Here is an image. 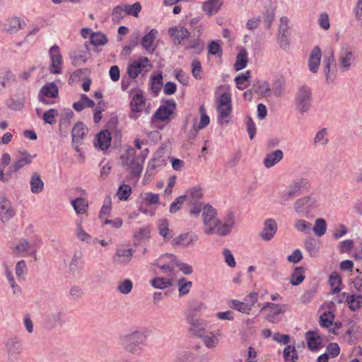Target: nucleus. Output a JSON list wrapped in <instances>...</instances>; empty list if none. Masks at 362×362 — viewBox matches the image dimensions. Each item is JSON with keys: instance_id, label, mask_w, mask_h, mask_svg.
Returning <instances> with one entry per match:
<instances>
[{"instance_id": "56", "label": "nucleus", "mask_w": 362, "mask_h": 362, "mask_svg": "<svg viewBox=\"0 0 362 362\" xmlns=\"http://www.w3.org/2000/svg\"><path fill=\"white\" fill-rule=\"evenodd\" d=\"M124 11L127 15L133 16L135 17L138 16L139 13L141 11V6L139 2L134 3L132 5H124Z\"/></svg>"}, {"instance_id": "8", "label": "nucleus", "mask_w": 362, "mask_h": 362, "mask_svg": "<svg viewBox=\"0 0 362 362\" xmlns=\"http://www.w3.org/2000/svg\"><path fill=\"white\" fill-rule=\"evenodd\" d=\"M311 89L306 86L300 87L296 95V109L302 114L307 112L311 105Z\"/></svg>"}, {"instance_id": "52", "label": "nucleus", "mask_w": 362, "mask_h": 362, "mask_svg": "<svg viewBox=\"0 0 362 362\" xmlns=\"http://www.w3.org/2000/svg\"><path fill=\"white\" fill-rule=\"evenodd\" d=\"M329 284L333 293L339 292L341 288L339 286L341 284V279L339 274L333 273L329 276Z\"/></svg>"}, {"instance_id": "39", "label": "nucleus", "mask_w": 362, "mask_h": 362, "mask_svg": "<svg viewBox=\"0 0 362 362\" xmlns=\"http://www.w3.org/2000/svg\"><path fill=\"white\" fill-rule=\"evenodd\" d=\"M47 323L52 328L63 324L64 313L62 311H55L50 313L47 317Z\"/></svg>"}, {"instance_id": "49", "label": "nucleus", "mask_w": 362, "mask_h": 362, "mask_svg": "<svg viewBox=\"0 0 362 362\" xmlns=\"http://www.w3.org/2000/svg\"><path fill=\"white\" fill-rule=\"evenodd\" d=\"M177 286L179 296H182L187 295L189 292L192 286V282L190 281H187L185 278L182 277L178 280Z\"/></svg>"}, {"instance_id": "32", "label": "nucleus", "mask_w": 362, "mask_h": 362, "mask_svg": "<svg viewBox=\"0 0 362 362\" xmlns=\"http://www.w3.org/2000/svg\"><path fill=\"white\" fill-rule=\"evenodd\" d=\"M306 251L310 257H317L320 251L321 244L319 240L314 238H307L304 241Z\"/></svg>"}, {"instance_id": "33", "label": "nucleus", "mask_w": 362, "mask_h": 362, "mask_svg": "<svg viewBox=\"0 0 362 362\" xmlns=\"http://www.w3.org/2000/svg\"><path fill=\"white\" fill-rule=\"evenodd\" d=\"M159 234L163 238L165 241H168L174 236L173 230L169 228V222L167 219H161L158 225Z\"/></svg>"}, {"instance_id": "14", "label": "nucleus", "mask_w": 362, "mask_h": 362, "mask_svg": "<svg viewBox=\"0 0 362 362\" xmlns=\"http://www.w3.org/2000/svg\"><path fill=\"white\" fill-rule=\"evenodd\" d=\"M175 107V102L173 100H168L165 102V105H161L153 115V117L160 121H165L173 114Z\"/></svg>"}, {"instance_id": "13", "label": "nucleus", "mask_w": 362, "mask_h": 362, "mask_svg": "<svg viewBox=\"0 0 362 362\" xmlns=\"http://www.w3.org/2000/svg\"><path fill=\"white\" fill-rule=\"evenodd\" d=\"M198 240V235L192 232L184 233L172 240L173 247H187L194 245Z\"/></svg>"}, {"instance_id": "19", "label": "nucleus", "mask_w": 362, "mask_h": 362, "mask_svg": "<svg viewBox=\"0 0 362 362\" xmlns=\"http://www.w3.org/2000/svg\"><path fill=\"white\" fill-rule=\"evenodd\" d=\"M168 33L173 40V42L181 45L182 42L189 37L190 33L183 26H173L169 28Z\"/></svg>"}, {"instance_id": "15", "label": "nucleus", "mask_w": 362, "mask_h": 362, "mask_svg": "<svg viewBox=\"0 0 362 362\" xmlns=\"http://www.w3.org/2000/svg\"><path fill=\"white\" fill-rule=\"evenodd\" d=\"M49 55L51 57L50 72L52 74H59L62 70V56L59 52L58 45H54L49 49Z\"/></svg>"}, {"instance_id": "2", "label": "nucleus", "mask_w": 362, "mask_h": 362, "mask_svg": "<svg viewBox=\"0 0 362 362\" xmlns=\"http://www.w3.org/2000/svg\"><path fill=\"white\" fill-rule=\"evenodd\" d=\"M337 66L341 73L349 71L356 61L353 49L348 44L342 45L337 52Z\"/></svg>"}, {"instance_id": "63", "label": "nucleus", "mask_w": 362, "mask_h": 362, "mask_svg": "<svg viewBox=\"0 0 362 362\" xmlns=\"http://www.w3.org/2000/svg\"><path fill=\"white\" fill-rule=\"evenodd\" d=\"M133 284L131 280L125 279L117 286V291L122 294H128L132 290Z\"/></svg>"}, {"instance_id": "57", "label": "nucleus", "mask_w": 362, "mask_h": 362, "mask_svg": "<svg viewBox=\"0 0 362 362\" xmlns=\"http://www.w3.org/2000/svg\"><path fill=\"white\" fill-rule=\"evenodd\" d=\"M124 8L121 6H115L112 13V21L115 23H119L124 16Z\"/></svg>"}, {"instance_id": "35", "label": "nucleus", "mask_w": 362, "mask_h": 362, "mask_svg": "<svg viewBox=\"0 0 362 362\" xmlns=\"http://www.w3.org/2000/svg\"><path fill=\"white\" fill-rule=\"evenodd\" d=\"M30 190L33 194H38L44 189V182L37 173H34L30 181Z\"/></svg>"}, {"instance_id": "16", "label": "nucleus", "mask_w": 362, "mask_h": 362, "mask_svg": "<svg viewBox=\"0 0 362 362\" xmlns=\"http://www.w3.org/2000/svg\"><path fill=\"white\" fill-rule=\"evenodd\" d=\"M186 320L189 325V332L193 335L202 337V334H203L206 326V322L204 320L197 317V316H186Z\"/></svg>"}, {"instance_id": "29", "label": "nucleus", "mask_w": 362, "mask_h": 362, "mask_svg": "<svg viewBox=\"0 0 362 362\" xmlns=\"http://www.w3.org/2000/svg\"><path fill=\"white\" fill-rule=\"evenodd\" d=\"M111 134L107 130H103L97 134V143L95 144V146L104 151L109 148L111 142Z\"/></svg>"}, {"instance_id": "60", "label": "nucleus", "mask_w": 362, "mask_h": 362, "mask_svg": "<svg viewBox=\"0 0 362 362\" xmlns=\"http://www.w3.org/2000/svg\"><path fill=\"white\" fill-rule=\"evenodd\" d=\"M90 42L94 45H104L107 42V39L103 33H94L90 35Z\"/></svg>"}, {"instance_id": "62", "label": "nucleus", "mask_w": 362, "mask_h": 362, "mask_svg": "<svg viewBox=\"0 0 362 362\" xmlns=\"http://www.w3.org/2000/svg\"><path fill=\"white\" fill-rule=\"evenodd\" d=\"M334 315L331 312H325L320 317V324L323 327H329L333 322Z\"/></svg>"}, {"instance_id": "38", "label": "nucleus", "mask_w": 362, "mask_h": 362, "mask_svg": "<svg viewBox=\"0 0 362 362\" xmlns=\"http://www.w3.org/2000/svg\"><path fill=\"white\" fill-rule=\"evenodd\" d=\"M146 67V64L141 63V62L134 61L130 63L127 67V73L131 78H136L139 74L141 73L142 70Z\"/></svg>"}, {"instance_id": "36", "label": "nucleus", "mask_w": 362, "mask_h": 362, "mask_svg": "<svg viewBox=\"0 0 362 362\" xmlns=\"http://www.w3.org/2000/svg\"><path fill=\"white\" fill-rule=\"evenodd\" d=\"M308 347L311 351H316L319 349L321 343V338L313 331H308L305 334Z\"/></svg>"}, {"instance_id": "50", "label": "nucleus", "mask_w": 362, "mask_h": 362, "mask_svg": "<svg viewBox=\"0 0 362 362\" xmlns=\"http://www.w3.org/2000/svg\"><path fill=\"white\" fill-rule=\"evenodd\" d=\"M303 268L300 267L296 268L291 276V284L293 286L299 285L305 279Z\"/></svg>"}, {"instance_id": "30", "label": "nucleus", "mask_w": 362, "mask_h": 362, "mask_svg": "<svg viewBox=\"0 0 362 362\" xmlns=\"http://www.w3.org/2000/svg\"><path fill=\"white\" fill-rule=\"evenodd\" d=\"M157 34L158 30L153 28L142 37L141 40V45L146 50V52L149 53H153L154 52L155 49L152 47V45L156 37Z\"/></svg>"}, {"instance_id": "46", "label": "nucleus", "mask_w": 362, "mask_h": 362, "mask_svg": "<svg viewBox=\"0 0 362 362\" xmlns=\"http://www.w3.org/2000/svg\"><path fill=\"white\" fill-rule=\"evenodd\" d=\"M253 90L262 97H268L271 94V88L269 83L265 81L254 85Z\"/></svg>"}, {"instance_id": "11", "label": "nucleus", "mask_w": 362, "mask_h": 362, "mask_svg": "<svg viewBox=\"0 0 362 362\" xmlns=\"http://www.w3.org/2000/svg\"><path fill=\"white\" fill-rule=\"evenodd\" d=\"M322 66L327 82L328 83H332L335 78L337 73L336 59L334 57L333 52H331L329 56L324 57Z\"/></svg>"}, {"instance_id": "5", "label": "nucleus", "mask_w": 362, "mask_h": 362, "mask_svg": "<svg viewBox=\"0 0 362 362\" xmlns=\"http://www.w3.org/2000/svg\"><path fill=\"white\" fill-rule=\"evenodd\" d=\"M122 164L128 167L132 177L139 178L142 171V165L140 158L136 156V152L134 148H129L127 151L125 155L121 157Z\"/></svg>"}, {"instance_id": "37", "label": "nucleus", "mask_w": 362, "mask_h": 362, "mask_svg": "<svg viewBox=\"0 0 362 362\" xmlns=\"http://www.w3.org/2000/svg\"><path fill=\"white\" fill-rule=\"evenodd\" d=\"M183 196H185V199H189L192 203L197 202L203 196L202 188L199 185L194 186L187 190Z\"/></svg>"}, {"instance_id": "26", "label": "nucleus", "mask_w": 362, "mask_h": 362, "mask_svg": "<svg viewBox=\"0 0 362 362\" xmlns=\"http://www.w3.org/2000/svg\"><path fill=\"white\" fill-rule=\"evenodd\" d=\"M289 187L298 196L303 192L309 189L310 187V183L307 178L300 177L295 179L289 185Z\"/></svg>"}, {"instance_id": "6", "label": "nucleus", "mask_w": 362, "mask_h": 362, "mask_svg": "<svg viewBox=\"0 0 362 362\" xmlns=\"http://www.w3.org/2000/svg\"><path fill=\"white\" fill-rule=\"evenodd\" d=\"M319 206L318 202L315 196L310 194L297 199L293 208L295 211L301 216H307L310 212Z\"/></svg>"}, {"instance_id": "28", "label": "nucleus", "mask_w": 362, "mask_h": 362, "mask_svg": "<svg viewBox=\"0 0 362 362\" xmlns=\"http://www.w3.org/2000/svg\"><path fill=\"white\" fill-rule=\"evenodd\" d=\"M285 311L286 305L278 304L277 307L269 310L265 319L271 323L277 324L281 320V314H283Z\"/></svg>"}, {"instance_id": "27", "label": "nucleus", "mask_w": 362, "mask_h": 362, "mask_svg": "<svg viewBox=\"0 0 362 362\" xmlns=\"http://www.w3.org/2000/svg\"><path fill=\"white\" fill-rule=\"evenodd\" d=\"M284 153L280 149L275 150L267 153L263 160V163L267 168H270L277 164L283 158Z\"/></svg>"}, {"instance_id": "43", "label": "nucleus", "mask_w": 362, "mask_h": 362, "mask_svg": "<svg viewBox=\"0 0 362 362\" xmlns=\"http://www.w3.org/2000/svg\"><path fill=\"white\" fill-rule=\"evenodd\" d=\"M247 64V52L245 49H242L236 57V61L234 64L235 71H240L246 67Z\"/></svg>"}, {"instance_id": "31", "label": "nucleus", "mask_w": 362, "mask_h": 362, "mask_svg": "<svg viewBox=\"0 0 362 362\" xmlns=\"http://www.w3.org/2000/svg\"><path fill=\"white\" fill-rule=\"evenodd\" d=\"M74 112L69 109H64L63 113L59 119V127L61 132H64L66 134L69 131L71 119L74 117Z\"/></svg>"}, {"instance_id": "24", "label": "nucleus", "mask_w": 362, "mask_h": 362, "mask_svg": "<svg viewBox=\"0 0 362 362\" xmlns=\"http://www.w3.org/2000/svg\"><path fill=\"white\" fill-rule=\"evenodd\" d=\"M164 148H159L154 154L153 158L148 162V166L146 168V175H151L154 173L155 169L160 166L164 163V159L162 158V155L163 153Z\"/></svg>"}, {"instance_id": "20", "label": "nucleus", "mask_w": 362, "mask_h": 362, "mask_svg": "<svg viewBox=\"0 0 362 362\" xmlns=\"http://www.w3.org/2000/svg\"><path fill=\"white\" fill-rule=\"evenodd\" d=\"M277 231V223L272 218L265 220L264 227L259 233L261 238L265 241H269L273 238Z\"/></svg>"}, {"instance_id": "9", "label": "nucleus", "mask_w": 362, "mask_h": 362, "mask_svg": "<svg viewBox=\"0 0 362 362\" xmlns=\"http://www.w3.org/2000/svg\"><path fill=\"white\" fill-rule=\"evenodd\" d=\"M176 256L172 254H165L158 258L153 263V265L159 267L167 277L174 279L175 274L173 272L175 267V261Z\"/></svg>"}, {"instance_id": "34", "label": "nucleus", "mask_w": 362, "mask_h": 362, "mask_svg": "<svg viewBox=\"0 0 362 362\" xmlns=\"http://www.w3.org/2000/svg\"><path fill=\"white\" fill-rule=\"evenodd\" d=\"M76 235L81 241L86 242L88 244H95L98 242V238H93L83 230L81 223H78L76 226Z\"/></svg>"}, {"instance_id": "21", "label": "nucleus", "mask_w": 362, "mask_h": 362, "mask_svg": "<svg viewBox=\"0 0 362 362\" xmlns=\"http://www.w3.org/2000/svg\"><path fill=\"white\" fill-rule=\"evenodd\" d=\"M322 57V52L318 46H315L311 51L309 59H308V67L309 70L312 73H317L319 69Z\"/></svg>"}, {"instance_id": "54", "label": "nucleus", "mask_w": 362, "mask_h": 362, "mask_svg": "<svg viewBox=\"0 0 362 362\" xmlns=\"http://www.w3.org/2000/svg\"><path fill=\"white\" fill-rule=\"evenodd\" d=\"M284 358L286 362H295L298 358V354L295 347L287 345L284 349Z\"/></svg>"}, {"instance_id": "64", "label": "nucleus", "mask_w": 362, "mask_h": 362, "mask_svg": "<svg viewBox=\"0 0 362 362\" xmlns=\"http://www.w3.org/2000/svg\"><path fill=\"white\" fill-rule=\"evenodd\" d=\"M132 189L128 185H122L117 192V195L121 200H127L130 196Z\"/></svg>"}, {"instance_id": "7", "label": "nucleus", "mask_w": 362, "mask_h": 362, "mask_svg": "<svg viewBox=\"0 0 362 362\" xmlns=\"http://www.w3.org/2000/svg\"><path fill=\"white\" fill-rule=\"evenodd\" d=\"M217 110L218 112V120L220 124H228L229 120L225 119L228 117L232 112L231 95L229 93H222L217 100Z\"/></svg>"}, {"instance_id": "47", "label": "nucleus", "mask_w": 362, "mask_h": 362, "mask_svg": "<svg viewBox=\"0 0 362 362\" xmlns=\"http://www.w3.org/2000/svg\"><path fill=\"white\" fill-rule=\"evenodd\" d=\"M228 305L230 308L235 309L242 313L249 314L251 311V308H250L249 306L247 305V303H245L244 301L242 302L233 299L229 302Z\"/></svg>"}, {"instance_id": "12", "label": "nucleus", "mask_w": 362, "mask_h": 362, "mask_svg": "<svg viewBox=\"0 0 362 362\" xmlns=\"http://www.w3.org/2000/svg\"><path fill=\"white\" fill-rule=\"evenodd\" d=\"M146 106V99L142 93L134 95L130 102L131 112L129 116L131 119H136L139 113L141 112Z\"/></svg>"}, {"instance_id": "41", "label": "nucleus", "mask_w": 362, "mask_h": 362, "mask_svg": "<svg viewBox=\"0 0 362 362\" xmlns=\"http://www.w3.org/2000/svg\"><path fill=\"white\" fill-rule=\"evenodd\" d=\"M173 279L169 277H156L151 281L153 287L158 289H164L173 285Z\"/></svg>"}, {"instance_id": "48", "label": "nucleus", "mask_w": 362, "mask_h": 362, "mask_svg": "<svg viewBox=\"0 0 362 362\" xmlns=\"http://www.w3.org/2000/svg\"><path fill=\"white\" fill-rule=\"evenodd\" d=\"M294 228L298 232L308 234L312 229V224L303 219H296L294 222Z\"/></svg>"}, {"instance_id": "4", "label": "nucleus", "mask_w": 362, "mask_h": 362, "mask_svg": "<svg viewBox=\"0 0 362 362\" xmlns=\"http://www.w3.org/2000/svg\"><path fill=\"white\" fill-rule=\"evenodd\" d=\"M8 362H18L22 355V343L17 337H8L4 341Z\"/></svg>"}, {"instance_id": "58", "label": "nucleus", "mask_w": 362, "mask_h": 362, "mask_svg": "<svg viewBox=\"0 0 362 362\" xmlns=\"http://www.w3.org/2000/svg\"><path fill=\"white\" fill-rule=\"evenodd\" d=\"M202 67L201 62L198 59H193L192 62V74L196 79H201L202 78Z\"/></svg>"}, {"instance_id": "44", "label": "nucleus", "mask_w": 362, "mask_h": 362, "mask_svg": "<svg viewBox=\"0 0 362 362\" xmlns=\"http://www.w3.org/2000/svg\"><path fill=\"white\" fill-rule=\"evenodd\" d=\"M71 205L76 214H83L87 211L88 204L83 198H76L71 201Z\"/></svg>"}, {"instance_id": "53", "label": "nucleus", "mask_w": 362, "mask_h": 362, "mask_svg": "<svg viewBox=\"0 0 362 362\" xmlns=\"http://www.w3.org/2000/svg\"><path fill=\"white\" fill-rule=\"evenodd\" d=\"M196 356L190 351H183L179 353L175 362H194Z\"/></svg>"}, {"instance_id": "18", "label": "nucleus", "mask_w": 362, "mask_h": 362, "mask_svg": "<svg viewBox=\"0 0 362 362\" xmlns=\"http://www.w3.org/2000/svg\"><path fill=\"white\" fill-rule=\"evenodd\" d=\"M337 303L347 302L349 308L351 310L355 311L362 306V296L361 295H349L346 293H342L339 296V300H335Z\"/></svg>"}, {"instance_id": "1", "label": "nucleus", "mask_w": 362, "mask_h": 362, "mask_svg": "<svg viewBox=\"0 0 362 362\" xmlns=\"http://www.w3.org/2000/svg\"><path fill=\"white\" fill-rule=\"evenodd\" d=\"M147 334L145 331L135 330L128 334H120L118 344L124 351L135 354L146 346Z\"/></svg>"}, {"instance_id": "55", "label": "nucleus", "mask_w": 362, "mask_h": 362, "mask_svg": "<svg viewBox=\"0 0 362 362\" xmlns=\"http://www.w3.org/2000/svg\"><path fill=\"white\" fill-rule=\"evenodd\" d=\"M58 115L59 113L57 110L49 109L44 112L42 119L45 123L53 124L56 123V117L58 116Z\"/></svg>"}, {"instance_id": "17", "label": "nucleus", "mask_w": 362, "mask_h": 362, "mask_svg": "<svg viewBox=\"0 0 362 362\" xmlns=\"http://www.w3.org/2000/svg\"><path fill=\"white\" fill-rule=\"evenodd\" d=\"M15 215L11 202L4 196H0V220L7 222Z\"/></svg>"}, {"instance_id": "45", "label": "nucleus", "mask_w": 362, "mask_h": 362, "mask_svg": "<svg viewBox=\"0 0 362 362\" xmlns=\"http://www.w3.org/2000/svg\"><path fill=\"white\" fill-rule=\"evenodd\" d=\"M286 83L283 78L276 79L271 88V92H272L276 97H281L285 91Z\"/></svg>"}, {"instance_id": "40", "label": "nucleus", "mask_w": 362, "mask_h": 362, "mask_svg": "<svg viewBox=\"0 0 362 362\" xmlns=\"http://www.w3.org/2000/svg\"><path fill=\"white\" fill-rule=\"evenodd\" d=\"M25 26L24 21L21 20L19 18H12L8 25L5 27V30L10 33H16L20 29L23 28Z\"/></svg>"}, {"instance_id": "51", "label": "nucleus", "mask_w": 362, "mask_h": 362, "mask_svg": "<svg viewBox=\"0 0 362 362\" xmlns=\"http://www.w3.org/2000/svg\"><path fill=\"white\" fill-rule=\"evenodd\" d=\"M327 230V224L326 221L323 218H317L315 221V226L313 228V230L315 234L317 236H322Z\"/></svg>"}, {"instance_id": "22", "label": "nucleus", "mask_w": 362, "mask_h": 362, "mask_svg": "<svg viewBox=\"0 0 362 362\" xmlns=\"http://www.w3.org/2000/svg\"><path fill=\"white\" fill-rule=\"evenodd\" d=\"M18 160L12 164V170L18 171L24 166L32 163L33 158L36 157V155H30L26 151H19L18 153Z\"/></svg>"}, {"instance_id": "10", "label": "nucleus", "mask_w": 362, "mask_h": 362, "mask_svg": "<svg viewBox=\"0 0 362 362\" xmlns=\"http://www.w3.org/2000/svg\"><path fill=\"white\" fill-rule=\"evenodd\" d=\"M59 94V89L54 82L44 85L38 93V99L44 105L51 104L46 98H56Z\"/></svg>"}, {"instance_id": "3", "label": "nucleus", "mask_w": 362, "mask_h": 362, "mask_svg": "<svg viewBox=\"0 0 362 362\" xmlns=\"http://www.w3.org/2000/svg\"><path fill=\"white\" fill-rule=\"evenodd\" d=\"M216 215V210L211 205L207 204L203 206V230L206 235H214L215 228L219 226L220 220L217 218Z\"/></svg>"}, {"instance_id": "59", "label": "nucleus", "mask_w": 362, "mask_h": 362, "mask_svg": "<svg viewBox=\"0 0 362 362\" xmlns=\"http://www.w3.org/2000/svg\"><path fill=\"white\" fill-rule=\"evenodd\" d=\"M6 278L9 282L10 286L12 288L13 293L19 296L21 293V287L15 282L12 273L9 270L6 272Z\"/></svg>"}, {"instance_id": "25", "label": "nucleus", "mask_w": 362, "mask_h": 362, "mask_svg": "<svg viewBox=\"0 0 362 362\" xmlns=\"http://www.w3.org/2000/svg\"><path fill=\"white\" fill-rule=\"evenodd\" d=\"M132 256V249H117L113 257V262L119 264H125L131 261Z\"/></svg>"}, {"instance_id": "61", "label": "nucleus", "mask_w": 362, "mask_h": 362, "mask_svg": "<svg viewBox=\"0 0 362 362\" xmlns=\"http://www.w3.org/2000/svg\"><path fill=\"white\" fill-rule=\"evenodd\" d=\"M204 308L205 305L204 303L200 302H194L187 309L186 316H196L197 313H199Z\"/></svg>"}, {"instance_id": "23", "label": "nucleus", "mask_w": 362, "mask_h": 362, "mask_svg": "<svg viewBox=\"0 0 362 362\" xmlns=\"http://www.w3.org/2000/svg\"><path fill=\"white\" fill-rule=\"evenodd\" d=\"M88 131V128L83 122H76L71 131L72 143H82Z\"/></svg>"}, {"instance_id": "42", "label": "nucleus", "mask_w": 362, "mask_h": 362, "mask_svg": "<svg viewBox=\"0 0 362 362\" xmlns=\"http://www.w3.org/2000/svg\"><path fill=\"white\" fill-rule=\"evenodd\" d=\"M221 4L218 0H208L202 5V8L209 16L216 14L220 9Z\"/></svg>"}]
</instances>
